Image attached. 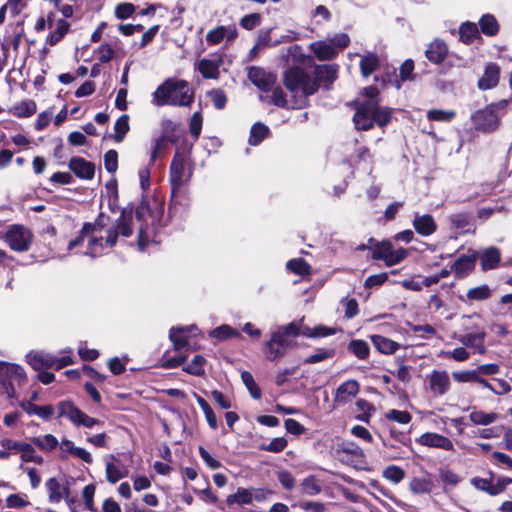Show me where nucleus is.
Returning <instances> with one entry per match:
<instances>
[{"label": "nucleus", "mask_w": 512, "mask_h": 512, "mask_svg": "<svg viewBox=\"0 0 512 512\" xmlns=\"http://www.w3.org/2000/svg\"><path fill=\"white\" fill-rule=\"evenodd\" d=\"M288 69L284 72L283 82L293 98L291 107L300 109L307 105L308 97L318 90L317 81L303 68L314 66V58L302 52L299 45L288 47L282 56Z\"/></svg>", "instance_id": "f257e3e1"}, {"label": "nucleus", "mask_w": 512, "mask_h": 512, "mask_svg": "<svg viewBox=\"0 0 512 512\" xmlns=\"http://www.w3.org/2000/svg\"><path fill=\"white\" fill-rule=\"evenodd\" d=\"M194 100V91L189 83L182 79L168 78L152 94L155 106H189Z\"/></svg>", "instance_id": "f03ea898"}, {"label": "nucleus", "mask_w": 512, "mask_h": 512, "mask_svg": "<svg viewBox=\"0 0 512 512\" xmlns=\"http://www.w3.org/2000/svg\"><path fill=\"white\" fill-rule=\"evenodd\" d=\"M478 315H464L461 317V333L454 332L452 338L460 342L467 349L473 350L478 354H485L486 332L476 321Z\"/></svg>", "instance_id": "7ed1b4c3"}, {"label": "nucleus", "mask_w": 512, "mask_h": 512, "mask_svg": "<svg viewBox=\"0 0 512 512\" xmlns=\"http://www.w3.org/2000/svg\"><path fill=\"white\" fill-rule=\"evenodd\" d=\"M302 335L301 322H291L279 328L271 337L265 348L268 359L274 360L284 356L287 351L295 347L296 337Z\"/></svg>", "instance_id": "20e7f679"}, {"label": "nucleus", "mask_w": 512, "mask_h": 512, "mask_svg": "<svg viewBox=\"0 0 512 512\" xmlns=\"http://www.w3.org/2000/svg\"><path fill=\"white\" fill-rule=\"evenodd\" d=\"M132 208H123L120 217L116 220L113 228L109 229L106 238L91 237L89 238V246L94 251V246H100V250L111 248L117 243L119 235L130 237L133 233L132 227Z\"/></svg>", "instance_id": "39448f33"}, {"label": "nucleus", "mask_w": 512, "mask_h": 512, "mask_svg": "<svg viewBox=\"0 0 512 512\" xmlns=\"http://www.w3.org/2000/svg\"><path fill=\"white\" fill-rule=\"evenodd\" d=\"M27 381V375L23 367L18 364L0 361V386L8 398L15 397V385L23 386Z\"/></svg>", "instance_id": "423d86ee"}, {"label": "nucleus", "mask_w": 512, "mask_h": 512, "mask_svg": "<svg viewBox=\"0 0 512 512\" xmlns=\"http://www.w3.org/2000/svg\"><path fill=\"white\" fill-rule=\"evenodd\" d=\"M276 75L258 68V90L265 92L266 95H260V100L268 104H274L279 107H284L287 103L283 90L276 86Z\"/></svg>", "instance_id": "0eeeda50"}, {"label": "nucleus", "mask_w": 512, "mask_h": 512, "mask_svg": "<svg viewBox=\"0 0 512 512\" xmlns=\"http://www.w3.org/2000/svg\"><path fill=\"white\" fill-rule=\"evenodd\" d=\"M32 237V233L28 228L22 225H13L7 230L5 241L12 250L25 252L31 244Z\"/></svg>", "instance_id": "6e6552de"}, {"label": "nucleus", "mask_w": 512, "mask_h": 512, "mask_svg": "<svg viewBox=\"0 0 512 512\" xmlns=\"http://www.w3.org/2000/svg\"><path fill=\"white\" fill-rule=\"evenodd\" d=\"M352 252L354 253H366L367 256H394L393 246L391 241L383 240L381 242L374 238H369L367 243L356 245Z\"/></svg>", "instance_id": "1a4fd4ad"}, {"label": "nucleus", "mask_w": 512, "mask_h": 512, "mask_svg": "<svg viewBox=\"0 0 512 512\" xmlns=\"http://www.w3.org/2000/svg\"><path fill=\"white\" fill-rule=\"evenodd\" d=\"M471 118L477 130L491 132L496 130L499 126V118L493 106H487L482 110H478Z\"/></svg>", "instance_id": "9d476101"}, {"label": "nucleus", "mask_w": 512, "mask_h": 512, "mask_svg": "<svg viewBox=\"0 0 512 512\" xmlns=\"http://www.w3.org/2000/svg\"><path fill=\"white\" fill-rule=\"evenodd\" d=\"M376 101H364L356 109L353 121L357 130H369L373 127Z\"/></svg>", "instance_id": "9b49d317"}, {"label": "nucleus", "mask_w": 512, "mask_h": 512, "mask_svg": "<svg viewBox=\"0 0 512 512\" xmlns=\"http://www.w3.org/2000/svg\"><path fill=\"white\" fill-rule=\"evenodd\" d=\"M186 157L185 153L176 151L172 159L169 176L173 194L180 190L184 183Z\"/></svg>", "instance_id": "f8f14e48"}, {"label": "nucleus", "mask_w": 512, "mask_h": 512, "mask_svg": "<svg viewBox=\"0 0 512 512\" xmlns=\"http://www.w3.org/2000/svg\"><path fill=\"white\" fill-rule=\"evenodd\" d=\"M223 63V54L214 53L198 62V70L204 78L217 79L219 77V69Z\"/></svg>", "instance_id": "ddd939ff"}, {"label": "nucleus", "mask_w": 512, "mask_h": 512, "mask_svg": "<svg viewBox=\"0 0 512 512\" xmlns=\"http://www.w3.org/2000/svg\"><path fill=\"white\" fill-rule=\"evenodd\" d=\"M198 331L196 325L184 327H171L169 330V339L172 342L173 350L178 352L189 346L188 333Z\"/></svg>", "instance_id": "4468645a"}, {"label": "nucleus", "mask_w": 512, "mask_h": 512, "mask_svg": "<svg viewBox=\"0 0 512 512\" xmlns=\"http://www.w3.org/2000/svg\"><path fill=\"white\" fill-rule=\"evenodd\" d=\"M417 443L429 448H439L446 451H453L454 445L452 441L438 433L427 432L416 439Z\"/></svg>", "instance_id": "2eb2a0df"}, {"label": "nucleus", "mask_w": 512, "mask_h": 512, "mask_svg": "<svg viewBox=\"0 0 512 512\" xmlns=\"http://www.w3.org/2000/svg\"><path fill=\"white\" fill-rule=\"evenodd\" d=\"M309 49L319 61L333 60L338 55V50L328 39L312 42L309 44Z\"/></svg>", "instance_id": "dca6fc26"}, {"label": "nucleus", "mask_w": 512, "mask_h": 512, "mask_svg": "<svg viewBox=\"0 0 512 512\" xmlns=\"http://www.w3.org/2000/svg\"><path fill=\"white\" fill-rule=\"evenodd\" d=\"M448 46L442 39H434L425 51L426 58L433 64H441L448 55Z\"/></svg>", "instance_id": "f3484780"}, {"label": "nucleus", "mask_w": 512, "mask_h": 512, "mask_svg": "<svg viewBox=\"0 0 512 512\" xmlns=\"http://www.w3.org/2000/svg\"><path fill=\"white\" fill-rule=\"evenodd\" d=\"M69 168L77 177L86 180L92 179L95 174L94 164L81 157L71 158Z\"/></svg>", "instance_id": "a211bd4d"}, {"label": "nucleus", "mask_w": 512, "mask_h": 512, "mask_svg": "<svg viewBox=\"0 0 512 512\" xmlns=\"http://www.w3.org/2000/svg\"><path fill=\"white\" fill-rule=\"evenodd\" d=\"M430 390L435 395H444L450 389V378L446 371H433L429 376Z\"/></svg>", "instance_id": "6ab92c4d"}, {"label": "nucleus", "mask_w": 512, "mask_h": 512, "mask_svg": "<svg viewBox=\"0 0 512 512\" xmlns=\"http://www.w3.org/2000/svg\"><path fill=\"white\" fill-rule=\"evenodd\" d=\"M413 227L417 233L423 236H429L436 231L437 224L432 215H420L419 213H415L413 219Z\"/></svg>", "instance_id": "aec40b11"}, {"label": "nucleus", "mask_w": 512, "mask_h": 512, "mask_svg": "<svg viewBox=\"0 0 512 512\" xmlns=\"http://www.w3.org/2000/svg\"><path fill=\"white\" fill-rule=\"evenodd\" d=\"M359 392V384L356 380H347L343 382L336 390L335 402L347 403Z\"/></svg>", "instance_id": "412c9836"}, {"label": "nucleus", "mask_w": 512, "mask_h": 512, "mask_svg": "<svg viewBox=\"0 0 512 512\" xmlns=\"http://www.w3.org/2000/svg\"><path fill=\"white\" fill-rule=\"evenodd\" d=\"M58 417L67 418L73 425L78 424V420L82 414L80 410L72 400H63L57 404Z\"/></svg>", "instance_id": "4be33fe9"}, {"label": "nucleus", "mask_w": 512, "mask_h": 512, "mask_svg": "<svg viewBox=\"0 0 512 512\" xmlns=\"http://www.w3.org/2000/svg\"><path fill=\"white\" fill-rule=\"evenodd\" d=\"M29 365L36 371L54 367L53 355L43 352H31L26 356Z\"/></svg>", "instance_id": "5701e85b"}, {"label": "nucleus", "mask_w": 512, "mask_h": 512, "mask_svg": "<svg viewBox=\"0 0 512 512\" xmlns=\"http://www.w3.org/2000/svg\"><path fill=\"white\" fill-rule=\"evenodd\" d=\"M499 74V67L494 63H490L486 66L484 75L479 79L478 87L481 90L494 88L499 82Z\"/></svg>", "instance_id": "b1692460"}, {"label": "nucleus", "mask_w": 512, "mask_h": 512, "mask_svg": "<svg viewBox=\"0 0 512 512\" xmlns=\"http://www.w3.org/2000/svg\"><path fill=\"white\" fill-rule=\"evenodd\" d=\"M95 237L94 236V226L91 225V223H85L79 233V235L72 241L69 242V248L72 249L74 247L83 245L84 242H87V247L90 254H94L100 249V246H94V251L89 246V238Z\"/></svg>", "instance_id": "393cba45"}, {"label": "nucleus", "mask_w": 512, "mask_h": 512, "mask_svg": "<svg viewBox=\"0 0 512 512\" xmlns=\"http://www.w3.org/2000/svg\"><path fill=\"white\" fill-rule=\"evenodd\" d=\"M338 65L336 64H324L316 65L314 69L315 77L317 82H333L337 77Z\"/></svg>", "instance_id": "a878e982"}, {"label": "nucleus", "mask_w": 512, "mask_h": 512, "mask_svg": "<svg viewBox=\"0 0 512 512\" xmlns=\"http://www.w3.org/2000/svg\"><path fill=\"white\" fill-rule=\"evenodd\" d=\"M60 448L87 464H91L93 462V458L88 451L82 447L75 446L74 442L69 439H62Z\"/></svg>", "instance_id": "bb28decb"}, {"label": "nucleus", "mask_w": 512, "mask_h": 512, "mask_svg": "<svg viewBox=\"0 0 512 512\" xmlns=\"http://www.w3.org/2000/svg\"><path fill=\"white\" fill-rule=\"evenodd\" d=\"M471 484L475 488H477L479 490H482V491H485L488 494L493 495V496L500 494L505 489V484L504 483L493 484L491 482V480L485 479V478H478V477L473 478L471 480Z\"/></svg>", "instance_id": "cd10ccee"}, {"label": "nucleus", "mask_w": 512, "mask_h": 512, "mask_svg": "<svg viewBox=\"0 0 512 512\" xmlns=\"http://www.w3.org/2000/svg\"><path fill=\"white\" fill-rule=\"evenodd\" d=\"M371 341L375 348L383 354H393L399 349V344L381 335H372Z\"/></svg>", "instance_id": "c85d7f7f"}, {"label": "nucleus", "mask_w": 512, "mask_h": 512, "mask_svg": "<svg viewBox=\"0 0 512 512\" xmlns=\"http://www.w3.org/2000/svg\"><path fill=\"white\" fill-rule=\"evenodd\" d=\"M210 337L218 341H225L232 338H240L241 333L239 330L231 327L230 325H220L209 332Z\"/></svg>", "instance_id": "c756f323"}, {"label": "nucleus", "mask_w": 512, "mask_h": 512, "mask_svg": "<svg viewBox=\"0 0 512 512\" xmlns=\"http://www.w3.org/2000/svg\"><path fill=\"white\" fill-rule=\"evenodd\" d=\"M50 503H59L63 497L61 481L56 477H51L45 482Z\"/></svg>", "instance_id": "7c9ffc66"}, {"label": "nucleus", "mask_w": 512, "mask_h": 512, "mask_svg": "<svg viewBox=\"0 0 512 512\" xmlns=\"http://www.w3.org/2000/svg\"><path fill=\"white\" fill-rule=\"evenodd\" d=\"M31 443L44 452H51L59 445L58 439L52 434L32 437Z\"/></svg>", "instance_id": "2f4dec72"}, {"label": "nucleus", "mask_w": 512, "mask_h": 512, "mask_svg": "<svg viewBox=\"0 0 512 512\" xmlns=\"http://www.w3.org/2000/svg\"><path fill=\"white\" fill-rule=\"evenodd\" d=\"M253 496L252 493L245 489V488H238L237 492L234 494H231L227 497L226 503L229 507L233 506H242L244 504H250L252 503Z\"/></svg>", "instance_id": "473e14b6"}, {"label": "nucleus", "mask_w": 512, "mask_h": 512, "mask_svg": "<svg viewBox=\"0 0 512 512\" xmlns=\"http://www.w3.org/2000/svg\"><path fill=\"white\" fill-rule=\"evenodd\" d=\"M206 364V358L202 355L197 354L192 358L191 362L188 365L183 367V371L186 372L187 374L201 377L205 375Z\"/></svg>", "instance_id": "72a5a7b5"}, {"label": "nucleus", "mask_w": 512, "mask_h": 512, "mask_svg": "<svg viewBox=\"0 0 512 512\" xmlns=\"http://www.w3.org/2000/svg\"><path fill=\"white\" fill-rule=\"evenodd\" d=\"M301 332L302 335L308 338H319L326 337L335 334V329L326 327L324 325H318L314 328L303 325V319H301Z\"/></svg>", "instance_id": "f704fd0d"}, {"label": "nucleus", "mask_w": 512, "mask_h": 512, "mask_svg": "<svg viewBox=\"0 0 512 512\" xmlns=\"http://www.w3.org/2000/svg\"><path fill=\"white\" fill-rule=\"evenodd\" d=\"M198 405L201 407L209 427L213 430L218 428L217 417L209 403L196 392L193 393Z\"/></svg>", "instance_id": "c9c22d12"}, {"label": "nucleus", "mask_w": 512, "mask_h": 512, "mask_svg": "<svg viewBox=\"0 0 512 512\" xmlns=\"http://www.w3.org/2000/svg\"><path fill=\"white\" fill-rule=\"evenodd\" d=\"M69 28H70V24L66 20L59 19L56 23V29L48 35L46 42L50 46L56 45L67 34V32L69 31Z\"/></svg>", "instance_id": "e433bc0d"}, {"label": "nucleus", "mask_w": 512, "mask_h": 512, "mask_svg": "<svg viewBox=\"0 0 512 512\" xmlns=\"http://www.w3.org/2000/svg\"><path fill=\"white\" fill-rule=\"evenodd\" d=\"M478 36L479 31L475 23L467 21L461 24L459 28V37L463 43L469 44Z\"/></svg>", "instance_id": "4c0bfd02"}, {"label": "nucleus", "mask_w": 512, "mask_h": 512, "mask_svg": "<svg viewBox=\"0 0 512 512\" xmlns=\"http://www.w3.org/2000/svg\"><path fill=\"white\" fill-rule=\"evenodd\" d=\"M379 59L377 55L373 53H366L362 56L360 61V70L361 74L364 77H368L371 75L378 67Z\"/></svg>", "instance_id": "58836bf2"}, {"label": "nucleus", "mask_w": 512, "mask_h": 512, "mask_svg": "<svg viewBox=\"0 0 512 512\" xmlns=\"http://www.w3.org/2000/svg\"><path fill=\"white\" fill-rule=\"evenodd\" d=\"M409 489L413 494L430 493L433 489V482L428 478L414 477L409 483Z\"/></svg>", "instance_id": "ea45409f"}, {"label": "nucleus", "mask_w": 512, "mask_h": 512, "mask_svg": "<svg viewBox=\"0 0 512 512\" xmlns=\"http://www.w3.org/2000/svg\"><path fill=\"white\" fill-rule=\"evenodd\" d=\"M300 491L303 495L315 496L322 491V488L315 476L311 475L303 479L300 483Z\"/></svg>", "instance_id": "a19ab883"}, {"label": "nucleus", "mask_w": 512, "mask_h": 512, "mask_svg": "<svg viewBox=\"0 0 512 512\" xmlns=\"http://www.w3.org/2000/svg\"><path fill=\"white\" fill-rule=\"evenodd\" d=\"M482 33L487 36H494L499 30L496 18L491 14L483 15L479 21Z\"/></svg>", "instance_id": "79ce46f5"}, {"label": "nucleus", "mask_w": 512, "mask_h": 512, "mask_svg": "<svg viewBox=\"0 0 512 512\" xmlns=\"http://www.w3.org/2000/svg\"><path fill=\"white\" fill-rule=\"evenodd\" d=\"M12 112L20 118L30 117L36 112V103L33 100L22 101L13 106Z\"/></svg>", "instance_id": "37998d69"}, {"label": "nucleus", "mask_w": 512, "mask_h": 512, "mask_svg": "<svg viewBox=\"0 0 512 512\" xmlns=\"http://www.w3.org/2000/svg\"><path fill=\"white\" fill-rule=\"evenodd\" d=\"M287 269L297 275L305 276L310 274L311 267L303 258H292L286 264Z\"/></svg>", "instance_id": "c03bdc74"}, {"label": "nucleus", "mask_w": 512, "mask_h": 512, "mask_svg": "<svg viewBox=\"0 0 512 512\" xmlns=\"http://www.w3.org/2000/svg\"><path fill=\"white\" fill-rule=\"evenodd\" d=\"M287 445L288 441L285 437H276L269 441L268 443H261L258 447L264 451L280 453L287 447Z\"/></svg>", "instance_id": "a18cd8bd"}, {"label": "nucleus", "mask_w": 512, "mask_h": 512, "mask_svg": "<svg viewBox=\"0 0 512 512\" xmlns=\"http://www.w3.org/2000/svg\"><path fill=\"white\" fill-rule=\"evenodd\" d=\"M129 129H130L129 116L124 114V115L120 116L114 124V131H115L114 139H115V141L116 142L123 141L125 135L129 131Z\"/></svg>", "instance_id": "49530a36"}, {"label": "nucleus", "mask_w": 512, "mask_h": 512, "mask_svg": "<svg viewBox=\"0 0 512 512\" xmlns=\"http://www.w3.org/2000/svg\"><path fill=\"white\" fill-rule=\"evenodd\" d=\"M469 418L475 425H489L497 420L498 415L496 413L473 411L470 413Z\"/></svg>", "instance_id": "de8ad7c7"}, {"label": "nucleus", "mask_w": 512, "mask_h": 512, "mask_svg": "<svg viewBox=\"0 0 512 512\" xmlns=\"http://www.w3.org/2000/svg\"><path fill=\"white\" fill-rule=\"evenodd\" d=\"M383 477L388 481L398 484L405 478V471L396 465H390L383 470Z\"/></svg>", "instance_id": "09e8293b"}, {"label": "nucleus", "mask_w": 512, "mask_h": 512, "mask_svg": "<svg viewBox=\"0 0 512 512\" xmlns=\"http://www.w3.org/2000/svg\"><path fill=\"white\" fill-rule=\"evenodd\" d=\"M350 352H352L359 359H366L369 355V345L364 340H352L348 346Z\"/></svg>", "instance_id": "8fccbe9b"}, {"label": "nucleus", "mask_w": 512, "mask_h": 512, "mask_svg": "<svg viewBox=\"0 0 512 512\" xmlns=\"http://www.w3.org/2000/svg\"><path fill=\"white\" fill-rule=\"evenodd\" d=\"M105 471L107 481L110 482L111 484L117 483L120 479L126 477L128 474L127 469H124L122 471L113 463H107Z\"/></svg>", "instance_id": "3c124183"}, {"label": "nucleus", "mask_w": 512, "mask_h": 512, "mask_svg": "<svg viewBox=\"0 0 512 512\" xmlns=\"http://www.w3.org/2000/svg\"><path fill=\"white\" fill-rule=\"evenodd\" d=\"M454 117L453 110L432 109L427 112V118L431 121L450 122Z\"/></svg>", "instance_id": "603ef678"}, {"label": "nucleus", "mask_w": 512, "mask_h": 512, "mask_svg": "<svg viewBox=\"0 0 512 512\" xmlns=\"http://www.w3.org/2000/svg\"><path fill=\"white\" fill-rule=\"evenodd\" d=\"M334 354H335L334 349L320 348V349H317L309 357H307L304 360V363L314 364V363L322 362L326 359L332 358L334 356Z\"/></svg>", "instance_id": "864d4df0"}, {"label": "nucleus", "mask_w": 512, "mask_h": 512, "mask_svg": "<svg viewBox=\"0 0 512 512\" xmlns=\"http://www.w3.org/2000/svg\"><path fill=\"white\" fill-rule=\"evenodd\" d=\"M491 296V290L488 285H481L468 290L467 298L469 300L483 301Z\"/></svg>", "instance_id": "5fc2aeb1"}, {"label": "nucleus", "mask_w": 512, "mask_h": 512, "mask_svg": "<svg viewBox=\"0 0 512 512\" xmlns=\"http://www.w3.org/2000/svg\"><path fill=\"white\" fill-rule=\"evenodd\" d=\"M96 486L94 484H88L83 488L82 497L84 499V507L91 512H98L94 505V495Z\"/></svg>", "instance_id": "6e6d98bb"}, {"label": "nucleus", "mask_w": 512, "mask_h": 512, "mask_svg": "<svg viewBox=\"0 0 512 512\" xmlns=\"http://www.w3.org/2000/svg\"><path fill=\"white\" fill-rule=\"evenodd\" d=\"M207 97L210 99L213 106L218 110H221L226 106L227 96L221 89H213L207 92Z\"/></svg>", "instance_id": "4d7b16f0"}, {"label": "nucleus", "mask_w": 512, "mask_h": 512, "mask_svg": "<svg viewBox=\"0 0 512 512\" xmlns=\"http://www.w3.org/2000/svg\"><path fill=\"white\" fill-rule=\"evenodd\" d=\"M475 258H458L453 269L458 276H464L474 267Z\"/></svg>", "instance_id": "13d9d810"}, {"label": "nucleus", "mask_w": 512, "mask_h": 512, "mask_svg": "<svg viewBox=\"0 0 512 512\" xmlns=\"http://www.w3.org/2000/svg\"><path fill=\"white\" fill-rule=\"evenodd\" d=\"M442 355H444L446 358L453 359L457 362H464L470 358V352L464 345L456 347L451 351L442 352Z\"/></svg>", "instance_id": "bf43d9fd"}, {"label": "nucleus", "mask_w": 512, "mask_h": 512, "mask_svg": "<svg viewBox=\"0 0 512 512\" xmlns=\"http://www.w3.org/2000/svg\"><path fill=\"white\" fill-rule=\"evenodd\" d=\"M228 32L227 27L225 26H218L212 30H210L206 34V40L209 44H219L226 36Z\"/></svg>", "instance_id": "052dcab7"}, {"label": "nucleus", "mask_w": 512, "mask_h": 512, "mask_svg": "<svg viewBox=\"0 0 512 512\" xmlns=\"http://www.w3.org/2000/svg\"><path fill=\"white\" fill-rule=\"evenodd\" d=\"M477 370H464V371H455L452 373L453 379L458 383H471L477 380Z\"/></svg>", "instance_id": "680f3d73"}, {"label": "nucleus", "mask_w": 512, "mask_h": 512, "mask_svg": "<svg viewBox=\"0 0 512 512\" xmlns=\"http://www.w3.org/2000/svg\"><path fill=\"white\" fill-rule=\"evenodd\" d=\"M374 122L379 126H385L391 119V111L388 108H380L379 101H376L375 113H373Z\"/></svg>", "instance_id": "e2e57ef3"}, {"label": "nucleus", "mask_w": 512, "mask_h": 512, "mask_svg": "<svg viewBox=\"0 0 512 512\" xmlns=\"http://www.w3.org/2000/svg\"><path fill=\"white\" fill-rule=\"evenodd\" d=\"M202 122L203 118L200 112H195L190 119L189 131L195 140H197L200 136Z\"/></svg>", "instance_id": "0e129e2a"}, {"label": "nucleus", "mask_w": 512, "mask_h": 512, "mask_svg": "<svg viewBox=\"0 0 512 512\" xmlns=\"http://www.w3.org/2000/svg\"><path fill=\"white\" fill-rule=\"evenodd\" d=\"M388 420L395 421L400 424H408L412 417L409 412L401 410H390L386 413Z\"/></svg>", "instance_id": "69168bd1"}, {"label": "nucleus", "mask_w": 512, "mask_h": 512, "mask_svg": "<svg viewBox=\"0 0 512 512\" xmlns=\"http://www.w3.org/2000/svg\"><path fill=\"white\" fill-rule=\"evenodd\" d=\"M104 165L109 173H114L118 168V153L111 149L104 155Z\"/></svg>", "instance_id": "338daca9"}, {"label": "nucleus", "mask_w": 512, "mask_h": 512, "mask_svg": "<svg viewBox=\"0 0 512 512\" xmlns=\"http://www.w3.org/2000/svg\"><path fill=\"white\" fill-rule=\"evenodd\" d=\"M135 12V6L132 3H120L115 7V16L124 20L129 18Z\"/></svg>", "instance_id": "774afa93"}]
</instances>
